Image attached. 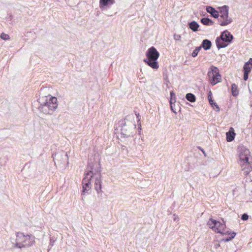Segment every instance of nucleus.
Instances as JSON below:
<instances>
[{
  "instance_id": "nucleus-19",
  "label": "nucleus",
  "mask_w": 252,
  "mask_h": 252,
  "mask_svg": "<svg viewBox=\"0 0 252 252\" xmlns=\"http://www.w3.org/2000/svg\"><path fill=\"white\" fill-rule=\"evenodd\" d=\"M189 28L193 32H197L198 31V29L199 27L198 24L193 21L191 22H190L189 24Z\"/></svg>"
},
{
  "instance_id": "nucleus-3",
  "label": "nucleus",
  "mask_w": 252,
  "mask_h": 252,
  "mask_svg": "<svg viewBox=\"0 0 252 252\" xmlns=\"http://www.w3.org/2000/svg\"><path fill=\"white\" fill-rule=\"evenodd\" d=\"M207 225L215 232L221 233L223 235L228 234L230 236L225 239V241L228 242L233 239L236 233L234 232H229L225 229V225L224 223H221L212 218H210L207 222Z\"/></svg>"
},
{
  "instance_id": "nucleus-32",
  "label": "nucleus",
  "mask_w": 252,
  "mask_h": 252,
  "mask_svg": "<svg viewBox=\"0 0 252 252\" xmlns=\"http://www.w3.org/2000/svg\"><path fill=\"white\" fill-rule=\"evenodd\" d=\"M174 38L175 40H179L181 38V36L179 34H175L174 35Z\"/></svg>"
},
{
  "instance_id": "nucleus-6",
  "label": "nucleus",
  "mask_w": 252,
  "mask_h": 252,
  "mask_svg": "<svg viewBox=\"0 0 252 252\" xmlns=\"http://www.w3.org/2000/svg\"><path fill=\"white\" fill-rule=\"evenodd\" d=\"M121 126V134L122 137H128L133 136V134L136 132V125L132 122L126 121L125 119L120 121Z\"/></svg>"
},
{
  "instance_id": "nucleus-23",
  "label": "nucleus",
  "mask_w": 252,
  "mask_h": 252,
  "mask_svg": "<svg viewBox=\"0 0 252 252\" xmlns=\"http://www.w3.org/2000/svg\"><path fill=\"white\" fill-rule=\"evenodd\" d=\"M231 92L233 96H236L238 94L239 91L237 89V86L235 84H232L231 85Z\"/></svg>"
},
{
  "instance_id": "nucleus-2",
  "label": "nucleus",
  "mask_w": 252,
  "mask_h": 252,
  "mask_svg": "<svg viewBox=\"0 0 252 252\" xmlns=\"http://www.w3.org/2000/svg\"><path fill=\"white\" fill-rule=\"evenodd\" d=\"M57 98L54 96H44L39 98V111L45 115H52L58 107Z\"/></svg>"
},
{
  "instance_id": "nucleus-7",
  "label": "nucleus",
  "mask_w": 252,
  "mask_h": 252,
  "mask_svg": "<svg viewBox=\"0 0 252 252\" xmlns=\"http://www.w3.org/2000/svg\"><path fill=\"white\" fill-rule=\"evenodd\" d=\"M208 75L210 79V83L213 86L221 81V75L219 73V69L217 67L211 66L208 72Z\"/></svg>"
},
{
  "instance_id": "nucleus-16",
  "label": "nucleus",
  "mask_w": 252,
  "mask_h": 252,
  "mask_svg": "<svg viewBox=\"0 0 252 252\" xmlns=\"http://www.w3.org/2000/svg\"><path fill=\"white\" fill-rule=\"evenodd\" d=\"M206 11L207 12L211 14L212 17L215 18H218L219 17V14L218 12L213 7L210 6H207L206 7Z\"/></svg>"
},
{
  "instance_id": "nucleus-11",
  "label": "nucleus",
  "mask_w": 252,
  "mask_h": 252,
  "mask_svg": "<svg viewBox=\"0 0 252 252\" xmlns=\"http://www.w3.org/2000/svg\"><path fill=\"white\" fill-rule=\"evenodd\" d=\"M242 168L241 174L244 176L248 175L252 170V167L250 162H246L240 164Z\"/></svg>"
},
{
  "instance_id": "nucleus-26",
  "label": "nucleus",
  "mask_w": 252,
  "mask_h": 252,
  "mask_svg": "<svg viewBox=\"0 0 252 252\" xmlns=\"http://www.w3.org/2000/svg\"><path fill=\"white\" fill-rule=\"evenodd\" d=\"M175 103L174 101H173V99L170 100V108L172 111L175 113H177L176 110L174 109V107L175 106Z\"/></svg>"
},
{
  "instance_id": "nucleus-10",
  "label": "nucleus",
  "mask_w": 252,
  "mask_h": 252,
  "mask_svg": "<svg viewBox=\"0 0 252 252\" xmlns=\"http://www.w3.org/2000/svg\"><path fill=\"white\" fill-rule=\"evenodd\" d=\"M218 21L220 25L221 26H226L232 22L231 18L228 16V15H220L218 18Z\"/></svg>"
},
{
  "instance_id": "nucleus-27",
  "label": "nucleus",
  "mask_w": 252,
  "mask_h": 252,
  "mask_svg": "<svg viewBox=\"0 0 252 252\" xmlns=\"http://www.w3.org/2000/svg\"><path fill=\"white\" fill-rule=\"evenodd\" d=\"M0 37L1 39L4 40H7L9 39V36L7 34L2 32L1 33Z\"/></svg>"
},
{
  "instance_id": "nucleus-22",
  "label": "nucleus",
  "mask_w": 252,
  "mask_h": 252,
  "mask_svg": "<svg viewBox=\"0 0 252 252\" xmlns=\"http://www.w3.org/2000/svg\"><path fill=\"white\" fill-rule=\"evenodd\" d=\"M235 133L233 132H230V131L227 132L226 133V140L228 142H231L234 140L235 137Z\"/></svg>"
},
{
  "instance_id": "nucleus-24",
  "label": "nucleus",
  "mask_w": 252,
  "mask_h": 252,
  "mask_svg": "<svg viewBox=\"0 0 252 252\" xmlns=\"http://www.w3.org/2000/svg\"><path fill=\"white\" fill-rule=\"evenodd\" d=\"M186 98L188 101L191 102H194L196 100L195 95L191 93H188L186 94Z\"/></svg>"
},
{
  "instance_id": "nucleus-29",
  "label": "nucleus",
  "mask_w": 252,
  "mask_h": 252,
  "mask_svg": "<svg viewBox=\"0 0 252 252\" xmlns=\"http://www.w3.org/2000/svg\"><path fill=\"white\" fill-rule=\"evenodd\" d=\"M249 73L248 72V71H244V80L246 81L248 79Z\"/></svg>"
},
{
  "instance_id": "nucleus-9",
  "label": "nucleus",
  "mask_w": 252,
  "mask_h": 252,
  "mask_svg": "<svg viewBox=\"0 0 252 252\" xmlns=\"http://www.w3.org/2000/svg\"><path fill=\"white\" fill-rule=\"evenodd\" d=\"M239 152V164L246 162H250L249 161L250 156V152L249 149L244 146L238 147Z\"/></svg>"
},
{
  "instance_id": "nucleus-1",
  "label": "nucleus",
  "mask_w": 252,
  "mask_h": 252,
  "mask_svg": "<svg viewBox=\"0 0 252 252\" xmlns=\"http://www.w3.org/2000/svg\"><path fill=\"white\" fill-rule=\"evenodd\" d=\"M101 175V169L100 164L97 162L94 163H89L88 171L85 173V177L82 180L83 190L82 194L84 195L92 188V179L94 177Z\"/></svg>"
},
{
  "instance_id": "nucleus-17",
  "label": "nucleus",
  "mask_w": 252,
  "mask_h": 252,
  "mask_svg": "<svg viewBox=\"0 0 252 252\" xmlns=\"http://www.w3.org/2000/svg\"><path fill=\"white\" fill-rule=\"evenodd\" d=\"M252 68V58H250L248 62H246L243 67L244 71H248L250 73Z\"/></svg>"
},
{
  "instance_id": "nucleus-31",
  "label": "nucleus",
  "mask_w": 252,
  "mask_h": 252,
  "mask_svg": "<svg viewBox=\"0 0 252 252\" xmlns=\"http://www.w3.org/2000/svg\"><path fill=\"white\" fill-rule=\"evenodd\" d=\"M213 105H214V107H213L214 108V109H215L216 110V111H220V107H219L218 105L216 102H214V103L213 104Z\"/></svg>"
},
{
  "instance_id": "nucleus-34",
  "label": "nucleus",
  "mask_w": 252,
  "mask_h": 252,
  "mask_svg": "<svg viewBox=\"0 0 252 252\" xmlns=\"http://www.w3.org/2000/svg\"><path fill=\"white\" fill-rule=\"evenodd\" d=\"M208 98L209 101H212V93L211 91H210L208 94Z\"/></svg>"
},
{
  "instance_id": "nucleus-21",
  "label": "nucleus",
  "mask_w": 252,
  "mask_h": 252,
  "mask_svg": "<svg viewBox=\"0 0 252 252\" xmlns=\"http://www.w3.org/2000/svg\"><path fill=\"white\" fill-rule=\"evenodd\" d=\"M229 8L228 6L224 5L220 8V15H228Z\"/></svg>"
},
{
  "instance_id": "nucleus-12",
  "label": "nucleus",
  "mask_w": 252,
  "mask_h": 252,
  "mask_svg": "<svg viewBox=\"0 0 252 252\" xmlns=\"http://www.w3.org/2000/svg\"><path fill=\"white\" fill-rule=\"evenodd\" d=\"M220 37L223 39L226 43H230L233 38V35L227 30L221 33Z\"/></svg>"
},
{
  "instance_id": "nucleus-35",
  "label": "nucleus",
  "mask_w": 252,
  "mask_h": 252,
  "mask_svg": "<svg viewBox=\"0 0 252 252\" xmlns=\"http://www.w3.org/2000/svg\"><path fill=\"white\" fill-rule=\"evenodd\" d=\"M50 245L52 247V246H53L54 245V243L55 242V240H54V239H52V238H50Z\"/></svg>"
},
{
  "instance_id": "nucleus-4",
  "label": "nucleus",
  "mask_w": 252,
  "mask_h": 252,
  "mask_svg": "<svg viewBox=\"0 0 252 252\" xmlns=\"http://www.w3.org/2000/svg\"><path fill=\"white\" fill-rule=\"evenodd\" d=\"M146 55L147 59H144V62L152 68L158 69L159 65L157 60L159 54L157 50L154 47H152L147 50Z\"/></svg>"
},
{
  "instance_id": "nucleus-36",
  "label": "nucleus",
  "mask_w": 252,
  "mask_h": 252,
  "mask_svg": "<svg viewBox=\"0 0 252 252\" xmlns=\"http://www.w3.org/2000/svg\"><path fill=\"white\" fill-rule=\"evenodd\" d=\"M209 103L212 107H214L213 104L214 103V102L213 99L212 101H209Z\"/></svg>"
},
{
  "instance_id": "nucleus-28",
  "label": "nucleus",
  "mask_w": 252,
  "mask_h": 252,
  "mask_svg": "<svg viewBox=\"0 0 252 252\" xmlns=\"http://www.w3.org/2000/svg\"><path fill=\"white\" fill-rule=\"evenodd\" d=\"M170 95L171 97L170 100L173 99V101H174V102H175V94L173 93V91H171L170 93Z\"/></svg>"
},
{
  "instance_id": "nucleus-37",
  "label": "nucleus",
  "mask_w": 252,
  "mask_h": 252,
  "mask_svg": "<svg viewBox=\"0 0 252 252\" xmlns=\"http://www.w3.org/2000/svg\"><path fill=\"white\" fill-rule=\"evenodd\" d=\"M137 115V118H138V117H139V114H137V115Z\"/></svg>"
},
{
  "instance_id": "nucleus-20",
  "label": "nucleus",
  "mask_w": 252,
  "mask_h": 252,
  "mask_svg": "<svg viewBox=\"0 0 252 252\" xmlns=\"http://www.w3.org/2000/svg\"><path fill=\"white\" fill-rule=\"evenodd\" d=\"M201 22L206 26H211L214 24V22L208 18H203L201 19Z\"/></svg>"
},
{
  "instance_id": "nucleus-8",
  "label": "nucleus",
  "mask_w": 252,
  "mask_h": 252,
  "mask_svg": "<svg viewBox=\"0 0 252 252\" xmlns=\"http://www.w3.org/2000/svg\"><path fill=\"white\" fill-rule=\"evenodd\" d=\"M53 157L56 165H60L65 162L68 163V158L67 153L63 151H61L55 153L54 155H53Z\"/></svg>"
},
{
  "instance_id": "nucleus-33",
  "label": "nucleus",
  "mask_w": 252,
  "mask_h": 252,
  "mask_svg": "<svg viewBox=\"0 0 252 252\" xmlns=\"http://www.w3.org/2000/svg\"><path fill=\"white\" fill-rule=\"evenodd\" d=\"M136 149L138 152H140L143 150V147L141 145H139L136 147Z\"/></svg>"
},
{
  "instance_id": "nucleus-18",
  "label": "nucleus",
  "mask_w": 252,
  "mask_h": 252,
  "mask_svg": "<svg viewBox=\"0 0 252 252\" xmlns=\"http://www.w3.org/2000/svg\"><path fill=\"white\" fill-rule=\"evenodd\" d=\"M212 46L211 42L208 39H204L203 40L201 45V48L202 47L204 50H207L211 48Z\"/></svg>"
},
{
  "instance_id": "nucleus-5",
  "label": "nucleus",
  "mask_w": 252,
  "mask_h": 252,
  "mask_svg": "<svg viewBox=\"0 0 252 252\" xmlns=\"http://www.w3.org/2000/svg\"><path fill=\"white\" fill-rule=\"evenodd\" d=\"M34 242V237L31 235H24L23 233L17 232L15 240V246L18 248L28 247L32 246Z\"/></svg>"
},
{
  "instance_id": "nucleus-15",
  "label": "nucleus",
  "mask_w": 252,
  "mask_h": 252,
  "mask_svg": "<svg viewBox=\"0 0 252 252\" xmlns=\"http://www.w3.org/2000/svg\"><path fill=\"white\" fill-rule=\"evenodd\" d=\"M216 43L217 47L219 49L225 48L228 45V43H227L225 41H224L223 39H221L220 37L216 38Z\"/></svg>"
},
{
  "instance_id": "nucleus-25",
  "label": "nucleus",
  "mask_w": 252,
  "mask_h": 252,
  "mask_svg": "<svg viewBox=\"0 0 252 252\" xmlns=\"http://www.w3.org/2000/svg\"><path fill=\"white\" fill-rule=\"evenodd\" d=\"M201 47H197L195 48V49L193 50L192 53V56L193 57H195L197 56L198 52L201 50Z\"/></svg>"
},
{
  "instance_id": "nucleus-13",
  "label": "nucleus",
  "mask_w": 252,
  "mask_h": 252,
  "mask_svg": "<svg viewBox=\"0 0 252 252\" xmlns=\"http://www.w3.org/2000/svg\"><path fill=\"white\" fill-rule=\"evenodd\" d=\"M94 189L97 193L101 191V175L94 177Z\"/></svg>"
},
{
  "instance_id": "nucleus-30",
  "label": "nucleus",
  "mask_w": 252,
  "mask_h": 252,
  "mask_svg": "<svg viewBox=\"0 0 252 252\" xmlns=\"http://www.w3.org/2000/svg\"><path fill=\"white\" fill-rule=\"evenodd\" d=\"M249 216L247 214H244L242 215L241 219L243 220H246L248 219Z\"/></svg>"
},
{
  "instance_id": "nucleus-14",
  "label": "nucleus",
  "mask_w": 252,
  "mask_h": 252,
  "mask_svg": "<svg viewBox=\"0 0 252 252\" xmlns=\"http://www.w3.org/2000/svg\"><path fill=\"white\" fill-rule=\"evenodd\" d=\"M115 3V0H99V7L103 10L106 8Z\"/></svg>"
}]
</instances>
